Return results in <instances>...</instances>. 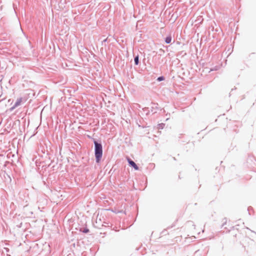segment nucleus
I'll use <instances>...</instances> for the list:
<instances>
[{"label":"nucleus","mask_w":256,"mask_h":256,"mask_svg":"<svg viewBox=\"0 0 256 256\" xmlns=\"http://www.w3.org/2000/svg\"><path fill=\"white\" fill-rule=\"evenodd\" d=\"M94 154L97 163L100 162L102 155V148L101 144L94 142Z\"/></svg>","instance_id":"f257e3e1"},{"label":"nucleus","mask_w":256,"mask_h":256,"mask_svg":"<svg viewBox=\"0 0 256 256\" xmlns=\"http://www.w3.org/2000/svg\"><path fill=\"white\" fill-rule=\"evenodd\" d=\"M128 161L129 163L130 166L133 167L135 170H138V168L137 165L135 164V162L131 160L130 158H128Z\"/></svg>","instance_id":"f03ea898"},{"label":"nucleus","mask_w":256,"mask_h":256,"mask_svg":"<svg viewBox=\"0 0 256 256\" xmlns=\"http://www.w3.org/2000/svg\"><path fill=\"white\" fill-rule=\"evenodd\" d=\"M22 102V98H18L14 106L12 108H15L20 106L21 104V103Z\"/></svg>","instance_id":"7ed1b4c3"},{"label":"nucleus","mask_w":256,"mask_h":256,"mask_svg":"<svg viewBox=\"0 0 256 256\" xmlns=\"http://www.w3.org/2000/svg\"><path fill=\"white\" fill-rule=\"evenodd\" d=\"M172 40V36L170 35L166 36L165 38V39H164V41H165L166 44H170V43Z\"/></svg>","instance_id":"20e7f679"},{"label":"nucleus","mask_w":256,"mask_h":256,"mask_svg":"<svg viewBox=\"0 0 256 256\" xmlns=\"http://www.w3.org/2000/svg\"><path fill=\"white\" fill-rule=\"evenodd\" d=\"M134 62L136 65H138V55L136 56L134 58Z\"/></svg>","instance_id":"39448f33"},{"label":"nucleus","mask_w":256,"mask_h":256,"mask_svg":"<svg viewBox=\"0 0 256 256\" xmlns=\"http://www.w3.org/2000/svg\"><path fill=\"white\" fill-rule=\"evenodd\" d=\"M158 81H162V80H164V76H160L158 78Z\"/></svg>","instance_id":"423d86ee"},{"label":"nucleus","mask_w":256,"mask_h":256,"mask_svg":"<svg viewBox=\"0 0 256 256\" xmlns=\"http://www.w3.org/2000/svg\"><path fill=\"white\" fill-rule=\"evenodd\" d=\"M211 30L212 31H214V26L212 25L211 26H210L209 28V30Z\"/></svg>","instance_id":"0eeeda50"},{"label":"nucleus","mask_w":256,"mask_h":256,"mask_svg":"<svg viewBox=\"0 0 256 256\" xmlns=\"http://www.w3.org/2000/svg\"><path fill=\"white\" fill-rule=\"evenodd\" d=\"M106 40H107V39H105V40H103V42H106Z\"/></svg>","instance_id":"6e6552de"},{"label":"nucleus","mask_w":256,"mask_h":256,"mask_svg":"<svg viewBox=\"0 0 256 256\" xmlns=\"http://www.w3.org/2000/svg\"><path fill=\"white\" fill-rule=\"evenodd\" d=\"M216 32H218V28H216Z\"/></svg>","instance_id":"1a4fd4ad"}]
</instances>
